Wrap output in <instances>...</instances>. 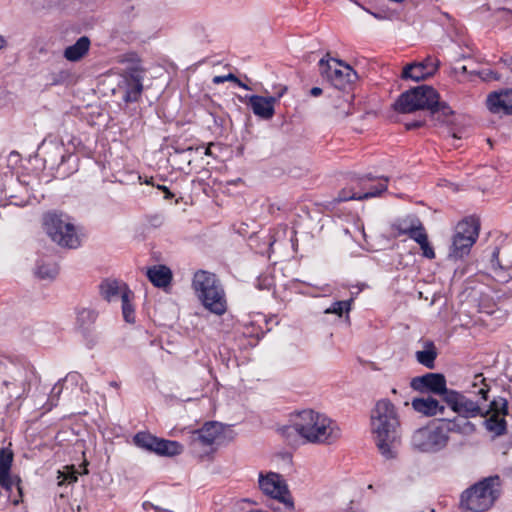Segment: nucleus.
<instances>
[{
  "mask_svg": "<svg viewBox=\"0 0 512 512\" xmlns=\"http://www.w3.org/2000/svg\"><path fill=\"white\" fill-rule=\"evenodd\" d=\"M290 423L279 429L286 438L295 431L309 443L330 445L341 437V429L334 420L312 409L295 413Z\"/></svg>",
  "mask_w": 512,
  "mask_h": 512,
  "instance_id": "f257e3e1",
  "label": "nucleus"
},
{
  "mask_svg": "<svg viewBox=\"0 0 512 512\" xmlns=\"http://www.w3.org/2000/svg\"><path fill=\"white\" fill-rule=\"evenodd\" d=\"M371 431L381 455L386 459L394 458L400 438V420L397 409L390 400L381 399L372 409Z\"/></svg>",
  "mask_w": 512,
  "mask_h": 512,
  "instance_id": "f03ea898",
  "label": "nucleus"
},
{
  "mask_svg": "<svg viewBox=\"0 0 512 512\" xmlns=\"http://www.w3.org/2000/svg\"><path fill=\"white\" fill-rule=\"evenodd\" d=\"M489 385L482 374L474 377L469 394L474 395L477 399H472L462 392L450 389L444 396V402L457 415L475 418L483 414V403L488 400Z\"/></svg>",
  "mask_w": 512,
  "mask_h": 512,
  "instance_id": "7ed1b4c3",
  "label": "nucleus"
},
{
  "mask_svg": "<svg viewBox=\"0 0 512 512\" xmlns=\"http://www.w3.org/2000/svg\"><path fill=\"white\" fill-rule=\"evenodd\" d=\"M192 288L205 309L221 316L227 311L224 288L219 278L206 270H198L192 279Z\"/></svg>",
  "mask_w": 512,
  "mask_h": 512,
  "instance_id": "20e7f679",
  "label": "nucleus"
},
{
  "mask_svg": "<svg viewBox=\"0 0 512 512\" xmlns=\"http://www.w3.org/2000/svg\"><path fill=\"white\" fill-rule=\"evenodd\" d=\"M500 494V477L489 476L464 490L460 497V505L462 509L470 512H484L494 505Z\"/></svg>",
  "mask_w": 512,
  "mask_h": 512,
  "instance_id": "39448f33",
  "label": "nucleus"
},
{
  "mask_svg": "<svg viewBox=\"0 0 512 512\" xmlns=\"http://www.w3.org/2000/svg\"><path fill=\"white\" fill-rule=\"evenodd\" d=\"M44 229L58 245L70 249L80 246V238L71 218L64 213L48 212L43 218Z\"/></svg>",
  "mask_w": 512,
  "mask_h": 512,
  "instance_id": "423d86ee",
  "label": "nucleus"
},
{
  "mask_svg": "<svg viewBox=\"0 0 512 512\" xmlns=\"http://www.w3.org/2000/svg\"><path fill=\"white\" fill-rule=\"evenodd\" d=\"M437 98L439 94L433 87L421 85L402 93L393 106L399 113H412L424 109L431 112Z\"/></svg>",
  "mask_w": 512,
  "mask_h": 512,
  "instance_id": "0eeeda50",
  "label": "nucleus"
},
{
  "mask_svg": "<svg viewBox=\"0 0 512 512\" xmlns=\"http://www.w3.org/2000/svg\"><path fill=\"white\" fill-rule=\"evenodd\" d=\"M449 441V434L443 426H426L414 431L411 446L421 453H437L443 450Z\"/></svg>",
  "mask_w": 512,
  "mask_h": 512,
  "instance_id": "6e6552de",
  "label": "nucleus"
},
{
  "mask_svg": "<svg viewBox=\"0 0 512 512\" xmlns=\"http://www.w3.org/2000/svg\"><path fill=\"white\" fill-rule=\"evenodd\" d=\"M39 149L43 153L45 166L51 170H56L59 177L65 178L73 173L74 170L61 171L64 163L73 158L72 153L65 151L64 144L61 140H58L56 137L48 136L42 141Z\"/></svg>",
  "mask_w": 512,
  "mask_h": 512,
  "instance_id": "1a4fd4ad",
  "label": "nucleus"
},
{
  "mask_svg": "<svg viewBox=\"0 0 512 512\" xmlns=\"http://www.w3.org/2000/svg\"><path fill=\"white\" fill-rule=\"evenodd\" d=\"M319 67L321 74L339 90H345L358 78L352 67L344 64L341 60L322 58L319 61Z\"/></svg>",
  "mask_w": 512,
  "mask_h": 512,
  "instance_id": "9d476101",
  "label": "nucleus"
},
{
  "mask_svg": "<svg viewBox=\"0 0 512 512\" xmlns=\"http://www.w3.org/2000/svg\"><path fill=\"white\" fill-rule=\"evenodd\" d=\"M387 177H374L372 174H365L357 178L359 192H346L342 190L339 195L340 201L365 200L381 195L387 189Z\"/></svg>",
  "mask_w": 512,
  "mask_h": 512,
  "instance_id": "9b49d317",
  "label": "nucleus"
},
{
  "mask_svg": "<svg viewBox=\"0 0 512 512\" xmlns=\"http://www.w3.org/2000/svg\"><path fill=\"white\" fill-rule=\"evenodd\" d=\"M13 462V452L8 448L0 449V487H2L11 498L13 488H16L18 496L11 499L14 505H18L22 497L21 479L19 476L10 474Z\"/></svg>",
  "mask_w": 512,
  "mask_h": 512,
  "instance_id": "f8f14e48",
  "label": "nucleus"
},
{
  "mask_svg": "<svg viewBox=\"0 0 512 512\" xmlns=\"http://www.w3.org/2000/svg\"><path fill=\"white\" fill-rule=\"evenodd\" d=\"M259 487L264 494L283 503L287 509L292 510L294 508L293 499L281 475L273 472L266 476L260 474Z\"/></svg>",
  "mask_w": 512,
  "mask_h": 512,
  "instance_id": "ddd939ff",
  "label": "nucleus"
},
{
  "mask_svg": "<svg viewBox=\"0 0 512 512\" xmlns=\"http://www.w3.org/2000/svg\"><path fill=\"white\" fill-rule=\"evenodd\" d=\"M411 387L420 392L428 391L441 395L443 400L446 392L450 390L446 387L444 375L439 373H426L423 376L414 377L411 380Z\"/></svg>",
  "mask_w": 512,
  "mask_h": 512,
  "instance_id": "4468645a",
  "label": "nucleus"
},
{
  "mask_svg": "<svg viewBox=\"0 0 512 512\" xmlns=\"http://www.w3.org/2000/svg\"><path fill=\"white\" fill-rule=\"evenodd\" d=\"M439 62L434 58L428 56L422 62H413L407 64L402 71L401 77L402 79H410L412 81H422L425 80L438 70Z\"/></svg>",
  "mask_w": 512,
  "mask_h": 512,
  "instance_id": "2eb2a0df",
  "label": "nucleus"
},
{
  "mask_svg": "<svg viewBox=\"0 0 512 512\" xmlns=\"http://www.w3.org/2000/svg\"><path fill=\"white\" fill-rule=\"evenodd\" d=\"M144 70L139 67H131L124 76L125 92L123 100L127 103L136 102L143 91Z\"/></svg>",
  "mask_w": 512,
  "mask_h": 512,
  "instance_id": "dca6fc26",
  "label": "nucleus"
},
{
  "mask_svg": "<svg viewBox=\"0 0 512 512\" xmlns=\"http://www.w3.org/2000/svg\"><path fill=\"white\" fill-rule=\"evenodd\" d=\"M222 433V426L218 422H206L200 429L191 433L190 440L193 445L211 446Z\"/></svg>",
  "mask_w": 512,
  "mask_h": 512,
  "instance_id": "f3484780",
  "label": "nucleus"
},
{
  "mask_svg": "<svg viewBox=\"0 0 512 512\" xmlns=\"http://www.w3.org/2000/svg\"><path fill=\"white\" fill-rule=\"evenodd\" d=\"M276 102L277 97H264L259 95L248 96V105L253 113L264 120H269L274 116V105Z\"/></svg>",
  "mask_w": 512,
  "mask_h": 512,
  "instance_id": "a211bd4d",
  "label": "nucleus"
},
{
  "mask_svg": "<svg viewBox=\"0 0 512 512\" xmlns=\"http://www.w3.org/2000/svg\"><path fill=\"white\" fill-rule=\"evenodd\" d=\"M487 107L492 113L512 114V90L490 94L487 98Z\"/></svg>",
  "mask_w": 512,
  "mask_h": 512,
  "instance_id": "6ab92c4d",
  "label": "nucleus"
},
{
  "mask_svg": "<svg viewBox=\"0 0 512 512\" xmlns=\"http://www.w3.org/2000/svg\"><path fill=\"white\" fill-rule=\"evenodd\" d=\"M99 290H100L101 296L105 300L111 302L118 298H120L122 300L124 290H130V289L128 288V286L125 283L120 282L116 279L108 278V279H104L100 283Z\"/></svg>",
  "mask_w": 512,
  "mask_h": 512,
  "instance_id": "aec40b11",
  "label": "nucleus"
},
{
  "mask_svg": "<svg viewBox=\"0 0 512 512\" xmlns=\"http://www.w3.org/2000/svg\"><path fill=\"white\" fill-rule=\"evenodd\" d=\"M412 407L415 411L425 416H436L444 414L445 407L440 405L435 398L428 396L423 398H415L412 401Z\"/></svg>",
  "mask_w": 512,
  "mask_h": 512,
  "instance_id": "412c9836",
  "label": "nucleus"
},
{
  "mask_svg": "<svg viewBox=\"0 0 512 512\" xmlns=\"http://www.w3.org/2000/svg\"><path fill=\"white\" fill-rule=\"evenodd\" d=\"M480 229V222L476 217H467L460 221L456 228L455 234L462 238L469 237L474 244L478 238Z\"/></svg>",
  "mask_w": 512,
  "mask_h": 512,
  "instance_id": "4be33fe9",
  "label": "nucleus"
},
{
  "mask_svg": "<svg viewBox=\"0 0 512 512\" xmlns=\"http://www.w3.org/2000/svg\"><path fill=\"white\" fill-rule=\"evenodd\" d=\"M444 429L449 432H456L464 435L471 434L475 431V425L469 421V417L456 416L453 419H443Z\"/></svg>",
  "mask_w": 512,
  "mask_h": 512,
  "instance_id": "5701e85b",
  "label": "nucleus"
},
{
  "mask_svg": "<svg viewBox=\"0 0 512 512\" xmlns=\"http://www.w3.org/2000/svg\"><path fill=\"white\" fill-rule=\"evenodd\" d=\"M90 39L87 36L80 37L73 45L64 50V57L71 62L81 60L89 51Z\"/></svg>",
  "mask_w": 512,
  "mask_h": 512,
  "instance_id": "b1692460",
  "label": "nucleus"
},
{
  "mask_svg": "<svg viewBox=\"0 0 512 512\" xmlns=\"http://www.w3.org/2000/svg\"><path fill=\"white\" fill-rule=\"evenodd\" d=\"M147 277L154 286L164 288L170 284L172 273L168 267L158 265L148 269Z\"/></svg>",
  "mask_w": 512,
  "mask_h": 512,
  "instance_id": "393cba45",
  "label": "nucleus"
},
{
  "mask_svg": "<svg viewBox=\"0 0 512 512\" xmlns=\"http://www.w3.org/2000/svg\"><path fill=\"white\" fill-rule=\"evenodd\" d=\"M97 317L98 313L95 310L84 307L79 308L76 311V326L84 335H86L90 332Z\"/></svg>",
  "mask_w": 512,
  "mask_h": 512,
  "instance_id": "a878e982",
  "label": "nucleus"
},
{
  "mask_svg": "<svg viewBox=\"0 0 512 512\" xmlns=\"http://www.w3.org/2000/svg\"><path fill=\"white\" fill-rule=\"evenodd\" d=\"M473 243L469 237L462 238L457 234H454L452 245L449 251V258L458 260L468 255Z\"/></svg>",
  "mask_w": 512,
  "mask_h": 512,
  "instance_id": "bb28decb",
  "label": "nucleus"
},
{
  "mask_svg": "<svg viewBox=\"0 0 512 512\" xmlns=\"http://www.w3.org/2000/svg\"><path fill=\"white\" fill-rule=\"evenodd\" d=\"M437 355V349L432 341H425L423 350L417 351L415 354L416 360L429 369L434 368Z\"/></svg>",
  "mask_w": 512,
  "mask_h": 512,
  "instance_id": "cd10ccee",
  "label": "nucleus"
},
{
  "mask_svg": "<svg viewBox=\"0 0 512 512\" xmlns=\"http://www.w3.org/2000/svg\"><path fill=\"white\" fill-rule=\"evenodd\" d=\"M155 452L159 456L173 457L183 452V446L178 441L158 438Z\"/></svg>",
  "mask_w": 512,
  "mask_h": 512,
  "instance_id": "c85d7f7f",
  "label": "nucleus"
},
{
  "mask_svg": "<svg viewBox=\"0 0 512 512\" xmlns=\"http://www.w3.org/2000/svg\"><path fill=\"white\" fill-rule=\"evenodd\" d=\"M59 273L58 265L52 260L41 259L37 261L35 275L42 280H53Z\"/></svg>",
  "mask_w": 512,
  "mask_h": 512,
  "instance_id": "c756f323",
  "label": "nucleus"
},
{
  "mask_svg": "<svg viewBox=\"0 0 512 512\" xmlns=\"http://www.w3.org/2000/svg\"><path fill=\"white\" fill-rule=\"evenodd\" d=\"M484 412L481 417H487L489 414L505 416L508 414V402L503 397L493 399L489 404L483 403Z\"/></svg>",
  "mask_w": 512,
  "mask_h": 512,
  "instance_id": "7c9ffc66",
  "label": "nucleus"
},
{
  "mask_svg": "<svg viewBox=\"0 0 512 512\" xmlns=\"http://www.w3.org/2000/svg\"><path fill=\"white\" fill-rule=\"evenodd\" d=\"M484 425L494 436H501L506 433L507 423L504 416L490 415V417L485 419Z\"/></svg>",
  "mask_w": 512,
  "mask_h": 512,
  "instance_id": "2f4dec72",
  "label": "nucleus"
},
{
  "mask_svg": "<svg viewBox=\"0 0 512 512\" xmlns=\"http://www.w3.org/2000/svg\"><path fill=\"white\" fill-rule=\"evenodd\" d=\"M157 441L158 437L150 434L149 432H138L133 437V442L137 447L150 452H155Z\"/></svg>",
  "mask_w": 512,
  "mask_h": 512,
  "instance_id": "473e14b6",
  "label": "nucleus"
},
{
  "mask_svg": "<svg viewBox=\"0 0 512 512\" xmlns=\"http://www.w3.org/2000/svg\"><path fill=\"white\" fill-rule=\"evenodd\" d=\"M133 293L131 290H124L122 302V314L123 318L127 323L135 322V311L131 304V297Z\"/></svg>",
  "mask_w": 512,
  "mask_h": 512,
  "instance_id": "72a5a7b5",
  "label": "nucleus"
},
{
  "mask_svg": "<svg viewBox=\"0 0 512 512\" xmlns=\"http://www.w3.org/2000/svg\"><path fill=\"white\" fill-rule=\"evenodd\" d=\"M431 117L436 118L440 122H445L447 117L453 114V110L446 102H440L437 98L435 106L431 109Z\"/></svg>",
  "mask_w": 512,
  "mask_h": 512,
  "instance_id": "f704fd0d",
  "label": "nucleus"
},
{
  "mask_svg": "<svg viewBox=\"0 0 512 512\" xmlns=\"http://www.w3.org/2000/svg\"><path fill=\"white\" fill-rule=\"evenodd\" d=\"M415 221H419L416 217H407L402 220H398L394 225V229L398 235H408L411 229L415 226Z\"/></svg>",
  "mask_w": 512,
  "mask_h": 512,
  "instance_id": "c9c22d12",
  "label": "nucleus"
},
{
  "mask_svg": "<svg viewBox=\"0 0 512 512\" xmlns=\"http://www.w3.org/2000/svg\"><path fill=\"white\" fill-rule=\"evenodd\" d=\"M65 471L61 472L59 471L58 475V485L62 486L65 483L67 484H73L78 480V472L74 469V467H65Z\"/></svg>",
  "mask_w": 512,
  "mask_h": 512,
  "instance_id": "e433bc0d",
  "label": "nucleus"
},
{
  "mask_svg": "<svg viewBox=\"0 0 512 512\" xmlns=\"http://www.w3.org/2000/svg\"><path fill=\"white\" fill-rule=\"evenodd\" d=\"M407 236L418 244L424 242L428 238L426 230L420 220L415 221L414 228L410 230Z\"/></svg>",
  "mask_w": 512,
  "mask_h": 512,
  "instance_id": "4c0bfd02",
  "label": "nucleus"
},
{
  "mask_svg": "<svg viewBox=\"0 0 512 512\" xmlns=\"http://www.w3.org/2000/svg\"><path fill=\"white\" fill-rule=\"evenodd\" d=\"M351 308V300L336 301L329 308L325 310L327 314H336L342 316L343 313L349 312Z\"/></svg>",
  "mask_w": 512,
  "mask_h": 512,
  "instance_id": "58836bf2",
  "label": "nucleus"
},
{
  "mask_svg": "<svg viewBox=\"0 0 512 512\" xmlns=\"http://www.w3.org/2000/svg\"><path fill=\"white\" fill-rule=\"evenodd\" d=\"M213 83L214 84H222L226 81H230V83H236L239 87L243 88V89H246V90H250V87L248 85H246L245 83H243L241 80H239L234 74L232 73H229L227 75H219V76H215L213 78Z\"/></svg>",
  "mask_w": 512,
  "mask_h": 512,
  "instance_id": "ea45409f",
  "label": "nucleus"
},
{
  "mask_svg": "<svg viewBox=\"0 0 512 512\" xmlns=\"http://www.w3.org/2000/svg\"><path fill=\"white\" fill-rule=\"evenodd\" d=\"M62 390H63V385H62V380H59L52 388L51 390V393H50V396H49V401H48V410H50L52 407L56 406L57 405V402L59 400V397L62 393Z\"/></svg>",
  "mask_w": 512,
  "mask_h": 512,
  "instance_id": "a19ab883",
  "label": "nucleus"
},
{
  "mask_svg": "<svg viewBox=\"0 0 512 512\" xmlns=\"http://www.w3.org/2000/svg\"><path fill=\"white\" fill-rule=\"evenodd\" d=\"M211 145H212V143L208 147L188 146L186 148L177 146V147L174 148V150H175V153H178V154H182V153H189V154H191L192 152H198V151L202 150L204 155L211 156L212 155V152H211V149H210Z\"/></svg>",
  "mask_w": 512,
  "mask_h": 512,
  "instance_id": "79ce46f5",
  "label": "nucleus"
},
{
  "mask_svg": "<svg viewBox=\"0 0 512 512\" xmlns=\"http://www.w3.org/2000/svg\"><path fill=\"white\" fill-rule=\"evenodd\" d=\"M421 250H422V255L427 258V259H434L435 258V252H434V249L433 247L430 245L429 241H428V238L419 244Z\"/></svg>",
  "mask_w": 512,
  "mask_h": 512,
  "instance_id": "37998d69",
  "label": "nucleus"
},
{
  "mask_svg": "<svg viewBox=\"0 0 512 512\" xmlns=\"http://www.w3.org/2000/svg\"><path fill=\"white\" fill-rule=\"evenodd\" d=\"M147 221L150 226L157 228L160 227L163 224V216L159 214L150 215L147 217Z\"/></svg>",
  "mask_w": 512,
  "mask_h": 512,
  "instance_id": "c03bdc74",
  "label": "nucleus"
},
{
  "mask_svg": "<svg viewBox=\"0 0 512 512\" xmlns=\"http://www.w3.org/2000/svg\"><path fill=\"white\" fill-rule=\"evenodd\" d=\"M82 379V376L78 372H70L66 375L64 379H61L62 382H70L72 384L77 385L78 382Z\"/></svg>",
  "mask_w": 512,
  "mask_h": 512,
  "instance_id": "a18cd8bd",
  "label": "nucleus"
},
{
  "mask_svg": "<svg viewBox=\"0 0 512 512\" xmlns=\"http://www.w3.org/2000/svg\"><path fill=\"white\" fill-rule=\"evenodd\" d=\"M287 86L278 85L274 87V95L272 97H277V101L286 93Z\"/></svg>",
  "mask_w": 512,
  "mask_h": 512,
  "instance_id": "49530a36",
  "label": "nucleus"
},
{
  "mask_svg": "<svg viewBox=\"0 0 512 512\" xmlns=\"http://www.w3.org/2000/svg\"><path fill=\"white\" fill-rule=\"evenodd\" d=\"M498 257H499V250H498V248H495L494 251L492 252V257H491V263H492L493 267H496V266L500 267Z\"/></svg>",
  "mask_w": 512,
  "mask_h": 512,
  "instance_id": "de8ad7c7",
  "label": "nucleus"
},
{
  "mask_svg": "<svg viewBox=\"0 0 512 512\" xmlns=\"http://www.w3.org/2000/svg\"><path fill=\"white\" fill-rule=\"evenodd\" d=\"M422 126H423V122L422 121H413V122L406 123V129L407 130L416 129V128H419V127H422Z\"/></svg>",
  "mask_w": 512,
  "mask_h": 512,
  "instance_id": "09e8293b",
  "label": "nucleus"
},
{
  "mask_svg": "<svg viewBox=\"0 0 512 512\" xmlns=\"http://www.w3.org/2000/svg\"><path fill=\"white\" fill-rule=\"evenodd\" d=\"M322 94V89L319 88V87H313L311 90H310V95L313 96V97H318Z\"/></svg>",
  "mask_w": 512,
  "mask_h": 512,
  "instance_id": "8fccbe9b",
  "label": "nucleus"
},
{
  "mask_svg": "<svg viewBox=\"0 0 512 512\" xmlns=\"http://www.w3.org/2000/svg\"><path fill=\"white\" fill-rule=\"evenodd\" d=\"M159 189L163 190L166 194H165V198L166 199H171L174 195L168 190L167 187L165 186H158Z\"/></svg>",
  "mask_w": 512,
  "mask_h": 512,
  "instance_id": "3c124183",
  "label": "nucleus"
},
{
  "mask_svg": "<svg viewBox=\"0 0 512 512\" xmlns=\"http://www.w3.org/2000/svg\"><path fill=\"white\" fill-rule=\"evenodd\" d=\"M502 61L512 71V58L502 59Z\"/></svg>",
  "mask_w": 512,
  "mask_h": 512,
  "instance_id": "603ef678",
  "label": "nucleus"
},
{
  "mask_svg": "<svg viewBox=\"0 0 512 512\" xmlns=\"http://www.w3.org/2000/svg\"><path fill=\"white\" fill-rule=\"evenodd\" d=\"M153 509L156 511V512H173L171 510H168V509H163L159 506H153Z\"/></svg>",
  "mask_w": 512,
  "mask_h": 512,
  "instance_id": "864d4df0",
  "label": "nucleus"
},
{
  "mask_svg": "<svg viewBox=\"0 0 512 512\" xmlns=\"http://www.w3.org/2000/svg\"><path fill=\"white\" fill-rule=\"evenodd\" d=\"M153 506H155V505L148 501L143 503L144 509H148L149 507L153 509Z\"/></svg>",
  "mask_w": 512,
  "mask_h": 512,
  "instance_id": "5fc2aeb1",
  "label": "nucleus"
},
{
  "mask_svg": "<svg viewBox=\"0 0 512 512\" xmlns=\"http://www.w3.org/2000/svg\"><path fill=\"white\" fill-rule=\"evenodd\" d=\"M371 15H373L376 19H383L384 17L380 13L370 12Z\"/></svg>",
  "mask_w": 512,
  "mask_h": 512,
  "instance_id": "6e6d98bb",
  "label": "nucleus"
},
{
  "mask_svg": "<svg viewBox=\"0 0 512 512\" xmlns=\"http://www.w3.org/2000/svg\"><path fill=\"white\" fill-rule=\"evenodd\" d=\"M71 144H72L74 147H76L77 145H79V144H80V140H79V139H77V138H73V139L71 140Z\"/></svg>",
  "mask_w": 512,
  "mask_h": 512,
  "instance_id": "4d7b16f0",
  "label": "nucleus"
},
{
  "mask_svg": "<svg viewBox=\"0 0 512 512\" xmlns=\"http://www.w3.org/2000/svg\"><path fill=\"white\" fill-rule=\"evenodd\" d=\"M4 43H5V41H4L3 37L0 35V49L4 46Z\"/></svg>",
  "mask_w": 512,
  "mask_h": 512,
  "instance_id": "13d9d810",
  "label": "nucleus"
},
{
  "mask_svg": "<svg viewBox=\"0 0 512 512\" xmlns=\"http://www.w3.org/2000/svg\"><path fill=\"white\" fill-rule=\"evenodd\" d=\"M112 387H117L118 384L116 382H111Z\"/></svg>",
  "mask_w": 512,
  "mask_h": 512,
  "instance_id": "bf43d9fd",
  "label": "nucleus"
},
{
  "mask_svg": "<svg viewBox=\"0 0 512 512\" xmlns=\"http://www.w3.org/2000/svg\"><path fill=\"white\" fill-rule=\"evenodd\" d=\"M510 473L512 474V467L509 468Z\"/></svg>",
  "mask_w": 512,
  "mask_h": 512,
  "instance_id": "052dcab7",
  "label": "nucleus"
},
{
  "mask_svg": "<svg viewBox=\"0 0 512 512\" xmlns=\"http://www.w3.org/2000/svg\"><path fill=\"white\" fill-rule=\"evenodd\" d=\"M509 12H510V14H511V18H512V11H509Z\"/></svg>",
  "mask_w": 512,
  "mask_h": 512,
  "instance_id": "680f3d73",
  "label": "nucleus"
}]
</instances>
